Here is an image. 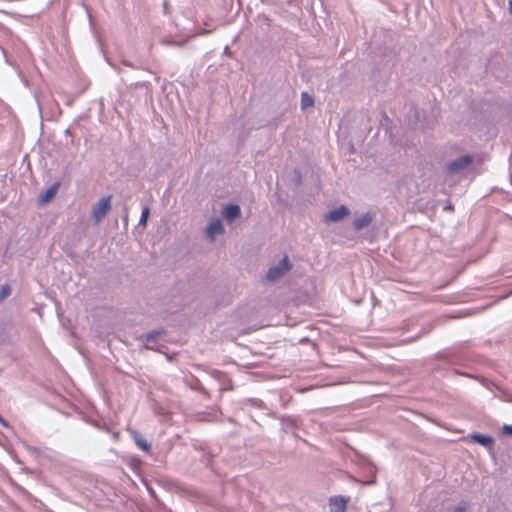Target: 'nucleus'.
<instances>
[{"instance_id": "423d86ee", "label": "nucleus", "mask_w": 512, "mask_h": 512, "mask_svg": "<svg viewBox=\"0 0 512 512\" xmlns=\"http://www.w3.org/2000/svg\"><path fill=\"white\" fill-rule=\"evenodd\" d=\"M131 437L133 438L136 445L143 451L149 452L150 451V444L146 441V439L136 430L134 429H128Z\"/></svg>"}, {"instance_id": "dca6fc26", "label": "nucleus", "mask_w": 512, "mask_h": 512, "mask_svg": "<svg viewBox=\"0 0 512 512\" xmlns=\"http://www.w3.org/2000/svg\"><path fill=\"white\" fill-rule=\"evenodd\" d=\"M466 509H467V504H465V503H464L463 505L458 506V507L455 509V511H454V512H465V511H466Z\"/></svg>"}, {"instance_id": "9d476101", "label": "nucleus", "mask_w": 512, "mask_h": 512, "mask_svg": "<svg viewBox=\"0 0 512 512\" xmlns=\"http://www.w3.org/2000/svg\"><path fill=\"white\" fill-rule=\"evenodd\" d=\"M371 221L372 217L369 214H365L360 218L355 219L353 225L356 230H361L364 227L368 226Z\"/></svg>"}, {"instance_id": "7ed1b4c3", "label": "nucleus", "mask_w": 512, "mask_h": 512, "mask_svg": "<svg viewBox=\"0 0 512 512\" xmlns=\"http://www.w3.org/2000/svg\"><path fill=\"white\" fill-rule=\"evenodd\" d=\"M350 501L349 497L334 496L329 499V506L331 512H346L347 504Z\"/></svg>"}, {"instance_id": "f3484780", "label": "nucleus", "mask_w": 512, "mask_h": 512, "mask_svg": "<svg viewBox=\"0 0 512 512\" xmlns=\"http://www.w3.org/2000/svg\"><path fill=\"white\" fill-rule=\"evenodd\" d=\"M509 10H510V13L512 14V0L509 1Z\"/></svg>"}, {"instance_id": "9b49d317", "label": "nucleus", "mask_w": 512, "mask_h": 512, "mask_svg": "<svg viewBox=\"0 0 512 512\" xmlns=\"http://www.w3.org/2000/svg\"><path fill=\"white\" fill-rule=\"evenodd\" d=\"M471 437L475 442L483 446H491L494 443L492 437L488 435L473 434Z\"/></svg>"}, {"instance_id": "6e6552de", "label": "nucleus", "mask_w": 512, "mask_h": 512, "mask_svg": "<svg viewBox=\"0 0 512 512\" xmlns=\"http://www.w3.org/2000/svg\"><path fill=\"white\" fill-rule=\"evenodd\" d=\"M241 213L240 207L238 205H228L225 207L223 211V216L229 222L233 221L235 218L239 217Z\"/></svg>"}, {"instance_id": "f257e3e1", "label": "nucleus", "mask_w": 512, "mask_h": 512, "mask_svg": "<svg viewBox=\"0 0 512 512\" xmlns=\"http://www.w3.org/2000/svg\"><path fill=\"white\" fill-rule=\"evenodd\" d=\"M112 196L101 198L92 208L91 214L95 223L101 222L111 210Z\"/></svg>"}, {"instance_id": "a211bd4d", "label": "nucleus", "mask_w": 512, "mask_h": 512, "mask_svg": "<svg viewBox=\"0 0 512 512\" xmlns=\"http://www.w3.org/2000/svg\"><path fill=\"white\" fill-rule=\"evenodd\" d=\"M162 43H163V44H171L172 42L167 41V40H163V41H162Z\"/></svg>"}, {"instance_id": "f8f14e48", "label": "nucleus", "mask_w": 512, "mask_h": 512, "mask_svg": "<svg viewBox=\"0 0 512 512\" xmlns=\"http://www.w3.org/2000/svg\"><path fill=\"white\" fill-rule=\"evenodd\" d=\"M314 105V99L307 92L301 94V106L303 109L312 107Z\"/></svg>"}, {"instance_id": "39448f33", "label": "nucleus", "mask_w": 512, "mask_h": 512, "mask_svg": "<svg viewBox=\"0 0 512 512\" xmlns=\"http://www.w3.org/2000/svg\"><path fill=\"white\" fill-rule=\"evenodd\" d=\"M473 159L466 155V156H462L452 162H450L448 164V170L451 172V173H455L465 167H467L468 165H470L472 163Z\"/></svg>"}, {"instance_id": "ddd939ff", "label": "nucleus", "mask_w": 512, "mask_h": 512, "mask_svg": "<svg viewBox=\"0 0 512 512\" xmlns=\"http://www.w3.org/2000/svg\"><path fill=\"white\" fill-rule=\"evenodd\" d=\"M11 294V288L8 284L2 286L0 289V303L4 301Z\"/></svg>"}, {"instance_id": "1a4fd4ad", "label": "nucleus", "mask_w": 512, "mask_h": 512, "mask_svg": "<svg viewBox=\"0 0 512 512\" xmlns=\"http://www.w3.org/2000/svg\"><path fill=\"white\" fill-rule=\"evenodd\" d=\"M59 188V183H55L50 186L39 198V202L41 204L48 203L57 193Z\"/></svg>"}, {"instance_id": "f03ea898", "label": "nucleus", "mask_w": 512, "mask_h": 512, "mask_svg": "<svg viewBox=\"0 0 512 512\" xmlns=\"http://www.w3.org/2000/svg\"><path fill=\"white\" fill-rule=\"evenodd\" d=\"M291 269L288 257H284L277 266L271 267L267 272V279L275 281Z\"/></svg>"}, {"instance_id": "20e7f679", "label": "nucleus", "mask_w": 512, "mask_h": 512, "mask_svg": "<svg viewBox=\"0 0 512 512\" xmlns=\"http://www.w3.org/2000/svg\"><path fill=\"white\" fill-rule=\"evenodd\" d=\"M349 215V210L346 206L339 208L325 214L324 219L326 222H338Z\"/></svg>"}, {"instance_id": "0eeeda50", "label": "nucleus", "mask_w": 512, "mask_h": 512, "mask_svg": "<svg viewBox=\"0 0 512 512\" xmlns=\"http://www.w3.org/2000/svg\"><path fill=\"white\" fill-rule=\"evenodd\" d=\"M223 233V226L220 220L212 221L207 228V236L211 241L215 239V236Z\"/></svg>"}, {"instance_id": "4468645a", "label": "nucleus", "mask_w": 512, "mask_h": 512, "mask_svg": "<svg viewBox=\"0 0 512 512\" xmlns=\"http://www.w3.org/2000/svg\"><path fill=\"white\" fill-rule=\"evenodd\" d=\"M150 209L148 207H145L142 211V215L140 218V224L145 226L147 223V219L149 217Z\"/></svg>"}, {"instance_id": "2eb2a0df", "label": "nucleus", "mask_w": 512, "mask_h": 512, "mask_svg": "<svg viewBox=\"0 0 512 512\" xmlns=\"http://www.w3.org/2000/svg\"><path fill=\"white\" fill-rule=\"evenodd\" d=\"M502 431L504 434L512 435V425H504Z\"/></svg>"}]
</instances>
